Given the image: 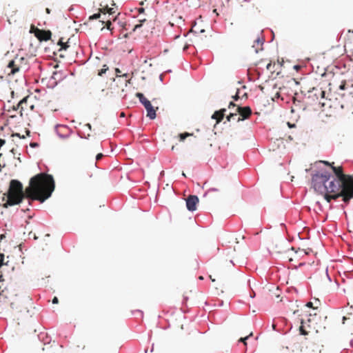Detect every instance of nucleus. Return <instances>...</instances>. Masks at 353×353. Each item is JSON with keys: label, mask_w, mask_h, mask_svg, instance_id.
I'll return each instance as SVG.
<instances>
[{"label": "nucleus", "mask_w": 353, "mask_h": 353, "mask_svg": "<svg viewBox=\"0 0 353 353\" xmlns=\"http://www.w3.org/2000/svg\"><path fill=\"white\" fill-rule=\"evenodd\" d=\"M344 48L347 52H351L353 56V30H349L344 35Z\"/></svg>", "instance_id": "nucleus-10"}, {"label": "nucleus", "mask_w": 353, "mask_h": 353, "mask_svg": "<svg viewBox=\"0 0 353 353\" xmlns=\"http://www.w3.org/2000/svg\"><path fill=\"white\" fill-rule=\"evenodd\" d=\"M210 279L212 280V281H213V282H214V281H215L214 279H212V276H210Z\"/></svg>", "instance_id": "nucleus-44"}, {"label": "nucleus", "mask_w": 353, "mask_h": 353, "mask_svg": "<svg viewBox=\"0 0 353 353\" xmlns=\"http://www.w3.org/2000/svg\"><path fill=\"white\" fill-rule=\"evenodd\" d=\"M272 327H273V329H275V325H273Z\"/></svg>", "instance_id": "nucleus-49"}, {"label": "nucleus", "mask_w": 353, "mask_h": 353, "mask_svg": "<svg viewBox=\"0 0 353 353\" xmlns=\"http://www.w3.org/2000/svg\"><path fill=\"white\" fill-rule=\"evenodd\" d=\"M232 106L234 107V106H236V104L234 102H230L228 108H230Z\"/></svg>", "instance_id": "nucleus-36"}, {"label": "nucleus", "mask_w": 353, "mask_h": 353, "mask_svg": "<svg viewBox=\"0 0 353 353\" xmlns=\"http://www.w3.org/2000/svg\"><path fill=\"white\" fill-rule=\"evenodd\" d=\"M55 183L52 175L41 172L32 176L26 187L28 205L37 200L41 203L50 198L54 190Z\"/></svg>", "instance_id": "nucleus-2"}, {"label": "nucleus", "mask_w": 353, "mask_h": 353, "mask_svg": "<svg viewBox=\"0 0 353 353\" xmlns=\"http://www.w3.org/2000/svg\"><path fill=\"white\" fill-rule=\"evenodd\" d=\"M174 149H175V147L173 145V146L172 147V150H174Z\"/></svg>", "instance_id": "nucleus-48"}, {"label": "nucleus", "mask_w": 353, "mask_h": 353, "mask_svg": "<svg viewBox=\"0 0 353 353\" xmlns=\"http://www.w3.org/2000/svg\"><path fill=\"white\" fill-rule=\"evenodd\" d=\"M3 254H0V267L3 265Z\"/></svg>", "instance_id": "nucleus-32"}, {"label": "nucleus", "mask_w": 353, "mask_h": 353, "mask_svg": "<svg viewBox=\"0 0 353 353\" xmlns=\"http://www.w3.org/2000/svg\"><path fill=\"white\" fill-rule=\"evenodd\" d=\"M191 135H192V134H190L188 132L181 133L179 134V140L181 141H183L185 139V138H187L188 137H190Z\"/></svg>", "instance_id": "nucleus-18"}, {"label": "nucleus", "mask_w": 353, "mask_h": 353, "mask_svg": "<svg viewBox=\"0 0 353 353\" xmlns=\"http://www.w3.org/2000/svg\"><path fill=\"white\" fill-rule=\"evenodd\" d=\"M282 66V64L279 62L275 63L270 61L269 63L266 65V69L271 73L276 74H279L280 73V69Z\"/></svg>", "instance_id": "nucleus-14"}, {"label": "nucleus", "mask_w": 353, "mask_h": 353, "mask_svg": "<svg viewBox=\"0 0 353 353\" xmlns=\"http://www.w3.org/2000/svg\"><path fill=\"white\" fill-rule=\"evenodd\" d=\"M236 112L240 115V117L237 118V121H240L248 119L252 114V110L249 106H239L236 108Z\"/></svg>", "instance_id": "nucleus-11"}, {"label": "nucleus", "mask_w": 353, "mask_h": 353, "mask_svg": "<svg viewBox=\"0 0 353 353\" xmlns=\"http://www.w3.org/2000/svg\"><path fill=\"white\" fill-rule=\"evenodd\" d=\"M312 185L314 190L323 195L328 203L339 197H342L345 203L352 199L336 183V179L327 171H319L313 174Z\"/></svg>", "instance_id": "nucleus-1"}, {"label": "nucleus", "mask_w": 353, "mask_h": 353, "mask_svg": "<svg viewBox=\"0 0 353 353\" xmlns=\"http://www.w3.org/2000/svg\"><path fill=\"white\" fill-rule=\"evenodd\" d=\"M347 319L345 316H343V323H345V321Z\"/></svg>", "instance_id": "nucleus-41"}, {"label": "nucleus", "mask_w": 353, "mask_h": 353, "mask_svg": "<svg viewBox=\"0 0 353 353\" xmlns=\"http://www.w3.org/2000/svg\"><path fill=\"white\" fill-rule=\"evenodd\" d=\"M37 145V143H32L31 144V146H35Z\"/></svg>", "instance_id": "nucleus-46"}, {"label": "nucleus", "mask_w": 353, "mask_h": 353, "mask_svg": "<svg viewBox=\"0 0 353 353\" xmlns=\"http://www.w3.org/2000/svg\"><path fill=\"white\" fill-rule=\"evenodd\" d=\"M33 107H34V106H33V105H29V108H30V109H31V110H32V109H33Z\"/></svg>", "instance_id": "nucleus-42"}, {"label": "nucleus", "mask_w": 353, "mask_h": 353, "mask_svg": "<svg viewBox=\"0 0 353 353\" xmlns=\"http://www.w3.org/2000/svg\"><path fill=\"white\" fill-rule=\"evenodd\" d=\"M23 58L15 57L14 59L10 61L6 68L7 74L8 75L14 74L20 70L21 63Z\"/></svg>", "instance_id": "nucleus-9"}, {"label": "nucleus", "mask_w": 353, "mask_h": 353, "mask_svg": "<svg viewBox=\"0 0 353 353\" xmlns=\"http://www.w3.org/2000/svg\"><path fill=\"white\" fill-rule=\"evenodd\" d=\"M145 21V19H141L140 20V23L139 24H137L134 26V27L133 28V31H135L137 29L141 28L142 26V23Z\"/></svg>", "instance_id": "nucleus-23"}, {"label": "nucleus", "mask_w": 353, "mask_h": 353, "mask_svg": "<svg viewBox=\"0 0 353 353\" xmlns=\"http://www.w3.org/2000/svg\"><path fill=\"white\" fill-rule=\"evenodd\" d=\"M346 88V82L345 81H342L340 84L338 83L336 79H334L332 82H330L328 83V90L329 92L327 93V97H325L326 92L325 90H321L319 91V94L321 96V99H319V104L321 105L322 108L324 109H328V108H334L337 109L339 106L341 109L344 108L343 104H339V103L337 102H332L331 99V92L334 90L339 89L341 90H345Z\"/></svg>", "instance_id": "nucleus-4"}, {"label": "nucleus", "mask_w": 353, "mask_h": 353, "mask_svg": "<svg viewBox=\"0 0 353 353\" xmlns=\"http://www.w3.org/2000/svg\"><path fill=\"white\" fill-rule=\"evenodd\" d=\"M37 30H39L38 28L35 27L34 25H32L30 27V32L33 33L35 35V32Z\"/></svg>", "instance_id": "nucleus-25"}, {"label": "nucleus", "mask_w": 353, "mask_h": 353, "mask_svg": "<svg viewBox=\"0 0 353 353\" xmlns=\"http://www.w3.org/2000/svg\"><path fill=\"white\" fill-rule=\"evenodd\" d=\"M28 97H24L22 100H21L18 104L17 109H20V112L22 114L23 111H26L28 109Z\"/></svg>", "instance_id": "nucleus-16"}, {"label": "nucleus", "mask_w": 353, "mask_h": 353, "mask_svg": "<svg viewBox=\"0 0 353 353\" xmlns=\"http://www.w3.org/2000/svg\"><path fill=\"white\" fill-rule=\"evenodd\" d=\"M299 312V310H295V311L294 312V314H298Z\"/></svg>", "instance_id": "nucleus-43"}, {"label": "nucleus", "mask_w": 353, "mask_h": 353, "mask_svg": "<svg viewBox=\"0 0 353 353\" xmlns=\"http://www.w3.org/2000/svg\"><path fill=\"white\" fill-rule=\"evenodd\" d=\"M6 202L3 204L4 208L19 204L24 198H27L26 188L23 190L22 183L15 179L11 180L7 194Z\"/></svg>", "instance_id": "nucleus-5"}, {"label": "nucleus", "mask_w": 353, "mask_h": 353, "mask_svg": "<svg viewBox=\"0 0 353 353\" xmlns=\"http://www.w3.org/2000/svg\"><path fill=\"white\" fill-rule=\"evenodd\" d=\"M226 112L225 108H222L218 111H215L212 114V118L216 120V123H219L222 121Z\"/></svg>", "instance_id": "nucleus-15"}, {"label": "nucleus", "mask_w": 353, "mask_h": 353, "mask_svg": "<svg viewBox=\"0 0 353 353\" xmlns=\"http://www.w3.org/2000/svg\"><path fill=\"white\" fill-rule=\"evenodd\" d=\"M120 117H125V113L124 112H121V114H120Z\"/></svg>", "instance_id": "nucleus-40"}, {"label": "nucleus", "mask_w": 353, "mask_h": 353, "mask_svg": "<svg viewBox=\"0 0 353 353\" xmlns=\"http://www.w3.org/2000/svg\"><path fill=\"white\" fill-rule=\"evenodd\" d=\"M87 125L89 127V128H91L90 124H89V123H88V124H87Z\"/></svg>", "instance_id": "nucleus-47"}, {"label": "nucleus", "mask_w": 353, "mask_h": 353, "mask_svg": "<svg viewBox=\"0 0 353 353\" xmlns=\"http://www.w3.org/2000/svg\"><path fill=\"white\" fill-rule=\"evenodd\" d=\"M294 68L296 71H298V70L301 68V66H300V65H294Z\"/></svg>", "instance_id": "nucleus-37"}, {"label": "nucleus", "mask_w": 353, "mask_h": 353, "mask_svg": "<svg viewBox=\"0 0 353 353\" xmlns=\"http://www.w3.org/2000/svg\"><path fill=\"white\" fill-rule=\"evenodd\" d=\"M323 164L326 165H329L332 168V165H334V163H330V162L328 161H321Z\"/></svg>", "instance_id": "nucleus-30"}, {"label": "nucleus", "mask_w": 353, "mask_h": 353, "mask_svg": "<svg viewBox=\"0 0 353 353\" xmlns=\"http://www.w3.org/2000/svg\"><path fill=\"white\" fill-rule=\"evenodd\" d=\"M104 10H106L110 14H112L113 13H114V11H113V8H104Z\"/></svg>", "instance_id": "nucleus-28"}, {"label": "nucleus", "mask_w": 353, "mask_h": 353, "mask_svg": "<svg viewBox=\"0 0 353 353\" xmlns=\"http://www.w3.org/2000/svg\"><path fill=\"white\" fill-rule=\"evenodd\" d=\"M105 26H106L107 29H108L110 31H112L113 30V28L112 27V22H111L110 19H108L106 21Z\"/></svg>", "instance_id": "nucleus-21"}, {"label": "nucleus", "mask_w": 353, "mask_h": 353, "mask_svg": "<svg viewBox=\"0 0 353 353\" xmlns=\"http://www.w3.org/2000/svg\"><path fill=\"white\" fill-rule=\"evenodd\" d=\"M332 170L335 174L336 183L350 197L353 198V176L345 174L342 166L335 167L332 165Z\"/></svg>", "instance_id": "nucleus-6"}, {"label": "nucleus", "mask_w": 353, "mask_h": 353, "mask_svg": "<svg viewBox=\"0 0 353 353\" xmlns=\"http://www.w3.org/2000/svg\"><path fill=\"white\" fill-rule=\"evenodd\" d=\"M12 137H17L20 139H25V136L24 135H21L19 133H14L12 134Z\"/></svg>", "instance_id": "nucleus-27"}, {"label": "nucleus", "mask_w": 353, "mask_h": 353, "mask_svg": "<svg viewBox=\"0 0 353 353\" xmlns=\"http://www.w3.org/2000/svg\"><path fill=\"white\" fill-rule=\"evenodd\" d=\"M46 12H47L48 14H50V10L49 8H48L46 9Z\"/></svg>", "instance_id": "nucleus-39"}, {"label": "nucleus", "mask_w": 353, "mask_h": 353, "mask_svg": "<svg viewBox=\"0 0 353 353\" xmlns=\"http://www.w3.org/2000/svg\"><path fill=\"white\" fill-rule=\"evenodd\" d=\"M350 94H352V96H353V91H352V92H350Z\"/></svg>", "instance_id": "nucleus-50"}, {"label": "nucleus", "mask_w": 353, "mask_h": 353, "mask_svg": "<svg viewBox=\"0 0 353 353\" xmlns=\"http://www.w3.org/2000/svg\"><path fill=\"white\" fill-rule=\"evenodd\" d=\"M58 45L61 46L60 50H66L69 47L67 42L64 43L63 41V39H59Z\"/></svg>", "instance_id": "nucleus-17"}, {"label": "nucleus", "mask_w": 353, "mask_h": 353, "mask_svg": "<svg viewBox=\"0 0 353 353\" xmlns=\"http://www.w3.org/2000/svg\"><path fill=\"white\" fill-rule=\"evenodd\" d=\"M199 203V198L195 195H190L186 199V206L188 210L194 211L196 210V205Z\"/></svg>", "instance_id": "nucleus-12"}, {"label": "nucleus", "mask_w": 353, "mask_h": 353, "mask_svg": "<svg viewBox=\"0 0 353 353\" xmlns=\"http://www.w3.org/2000/svg\"><path fill=\"white\" fill-rule=\"evenodd\" d=\"M137 97L139 98L140 102L143 105L145 108L147 110V117H148L150 119H154L156 118V110H158V107L156 108L152 106L151 102L148 100L142 93H137Z\"/></svg>", "instance_id": "nucleus-7"}, {"label": "nucleus", "mask_w": 353, "mask_h": 353, "mask_svg": "<svg viewBox=\"0 0 353 353\" xmlns=\"http://www.w3.org/2000/svg\"><path fill=\"white\" fill-rule=\"evenodd\" d=\"M52 33L50 30H37L35 32V37L40 41H47L50 39Z\"/></svg>", "instance_id": "nucleus-13"}, {"label": "nucleus", "mask_w": 353, "mask_h": 353, "mask_svg": "<svg viewBox=\"0 0 353 353\" xmlns=\"http://www.w3.org/2000/svg\"><path fill=\"white\" fill-rule=\"evenodd\" d=\"M2 274L0 273V281H1Z\"/></svg>", "instance_id": "nucleus-45"}, {"label": "nucleus", "mask_w": 353, "mask_h": 353, "mask_svg": "<svg viewBox=\"0 0 353 353\" xmlns=\"http://www.w3.org/2000/svg\"><path fill=\"white\" fill-rule=\"evenodd\" d=\"M237 117V113H230L227 116L226 119L228 121H230L232 119Z\"/></svg>", "instance_id": "nucleus-20"}, {"label": "nucleus", "mask_w": 353, "mask_h": 353, "mask_svg": "<svg viewBox=\"0 0 353 353\" xmlns=\"http://www.w3.org/2000/svg\"><path fill=\"white\" fill-rule=\"evenodd\" d=\"M214 191L218 192V191H219V190H218V189H216V188H210V189H209V190H208V192L205 193V195H208V194H210L211 192H214Z\"/></svg>", "instance_id": "nucleus-26"}, {"label": "nucleus", "mask_w": 353, "mask_h": 353, "mask_svg": "<svg viewBox=\"0 0 353 353\" xmlns=\"http://www.w3.org/2000/svg\"><path fill=\"white\" fill-rule=\"evenodd\" d=\"M103 157V154L102 153H99L96 157V160L99 161Z\"/></svg>", "instance_id": "nucleus-31"}, {"label": "nucleus", "mask_w": 353, "mask_h": 353, "mask_svg": "<svg viewBox=\"0 0 353 353\" xmlns=\"http://www.w3.org/2000/svg\"><path fill=\"white\" fill-rule=\"evenodd\" d=\"M100 17H101V14H100L99 13H98V14H93L92 16H91V17H90V19H98V18H99Z\"/></svg>", "instance_id": "nucleus-29"}, {"label": "nucleus", "mask_w": 353, "mask_h": 353, "mask_svg": "<svg viewBox=\"0 0 353 353\" xmlns=\"http://www.w3.org/2000/svg\"><path fill=\"white\" fill-rule=\"evenodd\" d=\"M233 98L234 99V100H237L239 98V97L236 94Z\"/></svg>", "instance_id": "nucleus-38"}, {"label": "nucleus", "mask_w": 353, "mask_h": 353, "mask_svg": "<svg viewBox=\"0 0 353 353\" xmlns=\"http://www.w3.org/2000/svg\"><path fill=\"white\" fill-rule=\"evenodd\" d=\"M116 73H117V77H120V76H121L123 79V77H125V78L128 77V74H123V75H119V73H121V71H120V70H119V69H118V68H117V69H116Z\"/></svg>", "instance_id": "nucleus-24"}, {"label": "nucleus", "mask_w": 353, "mask_h": 353, "mask_svg": "<svg viewBox=\"0 0 353 353\" xmlns=\"http://www.w3.org/2000/svg\"><path fill=\"white\" fill-rule=\"evenodd\" d=\"M58 302H59L58 298L54 296L53 298V299H52V303L53 304H57V303H58Z\"/></svg>", "instance_id": "nucleus-33"}, {"label": "nucleus", "mask_w": 353, "mask_h": 353, "mask_svg": "<svg viewBox=\"0 0 353 353\" xmlns=\"http://www.w3.org/2000/svg\"><path fill=\"white\" fill-rule=\"evenodd\" d=\"M252 336V332H251L248 336H245V337H243V338L242 337V338H241V339L239 340V342H243V343H244V345H247V343H246V341H246V340H247L250 336Z\"/></svg>", "instance_id": "nucleus-22"}, {"label": "nucleus", "mask_w": 353, "mask_h": 353, "mask_svg": "<svg viewBox=\"0 0 353 353\" xmlns=\"http://www.w3.org/2000/svg\"><path fill=\"white\" fill-rule=\"evenodd\" d=\"M137 11H138L139 14H141V13L144 12L145 10L143 8H139L137 9Z\"/></svg>", "instance_id": "nucleus-34"}, {"label": "nucleus", "mask_w": 353, "mask_h": 353, "mask_svg": "<svg viewBox=\"0 0 353 353\" xmlns=\"http://www.w3.org/2000/svg\"><path fill=\"white\" fill-rule=\"evenodd\" d=\"M130 79H123L121 76L113 79L107 89H103L102 92L109 100H119L124 99L126 96L125 88Z\"/></svg>", "instance_id": "nucleus-3"}, {"label": "nucleus", "mask_w": 353, "mask_h": 353, "mask_svg": "<svg viewBox=\"0 0 353 353\" xmlns=\"http://www.w3.org/2000/svg\"><path fill=\"white\" fill-rule=\"evenodd\" d=\"M301 318L299 319L301 325L299 327V332L302 335H307L309 333V331L307 330V328L310 327V322L311 319L309 318V316H311V314H299Z\"/></svg>", "instance_id": "nucleus-8"}, {"label": "nucleus", "mask_w": 353, "mask_h": 353, "mask_svg": "<svg viewBox=\"0 0 353 353\" xmlns=\"http://www.w3.org/2000/svg\"><path fill=\"white\" fill-rule=\"evenodd\" d=\"M108 70V67L107 65H104L103 66V68L98 71V75L101 77L103 74H105L106 72V71Z\"/></svg>", "instance_id": "nucleus-19"}, {"label": "nucleus", "mask_w": 353, "mask_h": 353, "mask_svg": "<svg viewBox=\"0 0 353 353\" xmlns=\"http://www.w3.org/2000/svg\"><path fill=\"white\" fill-rule=\"evenodd\" d=\"M306 306H307V307H313L312 303V302H308V303L306 304Z\"/></svg>", "instance_id": "nucleus-35"}]
</instances>
